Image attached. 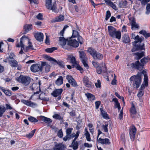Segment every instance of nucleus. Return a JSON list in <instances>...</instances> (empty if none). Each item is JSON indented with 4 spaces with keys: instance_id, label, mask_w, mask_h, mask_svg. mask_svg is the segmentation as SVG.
<instances>
[{
    "instance_id": "09e8293b",
    "label": "nucleus",
    "mask_w": 150,
    "mask_h": 150,
    "mask_svg": "<svg viewBox=\"0 0 150 150\" xmlns=\"http://www.w3.org/2000/svg\"><path fill=\"white\" fill-rule=\"evenodd\" d=\"M38 85L36 83H34L32 84V86L30 87V88L33 90H38Z\"/></svg>"
},
{
    "instance_id": "0e129e2a",
    "label": "nucleus",
    "mask_w": 150,
    "mask_h": 150,
    "mask_svg": "<svg viewBox=\"0 0 150 150\" xmlns=\"http://www.w3.org/2000/svg\"><path fill=\"white\" fill-rule=\"evenodd\" d=\"M96 70L98 74H100L101 73L102 70L100 67L98 66L97 67H96Z\"/></svg>"
},
{
    "instance_id": "49530a36",
    "label": "nucleus",
    "mask_w": 150,
    "mask_h": 150,
    "mask_svg": "<svg viewBox=\"0 0 150 150\" xmlns=\"http://www.w3.org/2000/svg\"><path fill=\"white\" fill-rule=\"evenodd\" d=\"M146 11L145 12V13L146 15H149L150 13V4H148L146 6Z\"/></svg>"
},
{
    "instance_id": "f8f14e48",
    "label": "nucleus",
    "mask_w": 150,
    "mask_h": 150,
    "mask_svg": "<svg viewBox=\"0 0 150 150\" xmlns=\"http://www.w3.org/2000/svg\"><path fill=\"white\" fill-rule=\"evenodd\" d=\"M148 79L147 74H144V82L141 86L139 90L144 91V89L145 88V86H147L148 85Z\"/></svg>"
},
{
    "instance_id": "2f4dec72",
    "label": "nucleus",
    "mask_w": 150,
    "mask_h": 150,
    "mask_svg": "<svg viewBox=\"0 0 150 150\" xmlns=\"http://www.w3.org/2000/svg\"><path fill=\"white\" fill-rule=\"evenodd\" d=\"M123 41L125 43H128L130 42L129 36L127 35H125L122 38Z\"/></svg>"
},
{
    "instance_id": "ea45409f",
    "label": "nucleus",
    "mask_w": 150,
    "mask_h": 150,
    "mask_svg": "<svg viewBox=\"0 0 150 150\" xmlns=\"http://www.w3.org/2000/svg\"><path fill=\"white\" fill-rule=\"evenodd\" d=\"M74 137V135H73V134H66V136L63 138V140L64 141H66L67 140H69L71 138H73Z\"/></svg>"
},
{
    "instance_id": "7c9ffc66",
    "label": "nucleus",
    "mask_w": 150,
    "mask_h": 150,
    "mask_svg": "<svg viewBox=\"0 0 150 150\" xmlns=\"http://www.w3.org/2000/svg\"><path fill=\"white\" fill-rule=\"evenodd\" d=\"M41 120L46 123L50 124L52 122V120L50 118L43 116L42 117Z\"/></svg>"
},
{
    "instance_id": "052dcab7",
    "label": "nucleus",
    "mask_w": 150,
    "mask_h": 150,
    "mask_svg": "<svg viewBox=\"0 0 150 150\" xmlns=\"http://www.w3.org/2000/svg\"><path fill=\"white\" fill-rule=\"evenodd\" d=\"M85 135L86 137V139L88 141L91 140V138L90 137V134L88 132H86V133H85Z\"/></svg>"
},
{
    "instance_id": "c85d7f7f",
    "label": "nucleus",
    "mask_w": 150,
    "mask_h": 150,
    "mask_svg": "<svg viewBox=\"0 0 150 150\" xmlns=\"http://www.w3.org/2000/svg\"><path fill=\"white\" fill-rule=\"evenodd\" d=\"M93 58L95 59H102L103 58V55L102 54L97 52L95 55L93 56Z\"/></svg>"
},
{
    "instance_id": "58836bf2",
    "label": "nucleus",
    "mask_w": 150,
    "mask_h": 150,
    "mask_svg": "<svg viewBox=\"0 0 150 150\" xmlns=\"http://www.w3.org/2000/svg\"><path fill=\"white\" fill-rule=\"evenodd\" d=\"M106 2L115 10H117V8L116 7V6L112 2L109 0L106 1Z\"/></svg>"
},
{
    "instance_id": "bb28decb",
    "label": "nucleus",
    "mask_w": 150,
    "mask_h": 150,
    "mask_svg": "<svg viewBox=\"0 0 150 150\" xmlns=\"http://www.w3.org/2000/svg\"><path fill=\"white\" fill-rule=\"evenodd\" d=\"M42 67L45 66V71L46 72H48L50 71V66L49 65L47 64L46 62H41Z\"/></svg>"
},
{
    "instance_id": "6ab92c4d",
    "label": "nucleus",
    "mask_w": 150,
    "mask_h": 150,
    "mask_svg": "<svg viewBox=\"0 0 150 150\" xmlns=\"http://www.w3.org/2000/svg\"><path fill=\"white\" fill-rule=\"evenodd\" d=\"M21 102L27 106L33 107L36 105V104L31 101L25 100H22Z\"/></svg>"
},
{
    "instance_id": "e433bc0d",
    "label": "nucleus",
    "mask_w": 150,
    "mask_h": 150,
    "mask_svg": "<svg viewBox=\"0 0 150 150\" xmlns=\"http://www.w3.org/2000/svg\"><path fill=\"white\" fill-rule=\"evenodd\" d=\"M100 109L101 111V114L103 116V117L105 119L109 118L108 116V114L107 113V112L103 110V109L102 108H100Z\"/></svg>"
},
{
    "instance_id": "20e7f679",
    "label": "nucleus",
    "mask_w": 150,
    "mask_h": 150,
    "mask_svg": "<svg viewBox=\"0 0 150 150\" xmlns=\"http://www.w3.org/2000/svg\"><path fill=\"white\" fill-rule=\"evenodd\" d=\"M52 0H46L45 6L47 9L51 10L53 12L57 13L56 4L55 2L52 4Z\"/></svg>"
},
{
    "instance_id": "4c0bfd02",
    "label": "nucleus",
    "mask_w": 150,
    "mask_h": 150,
    "mask_svg": "<svg viewBox=\"0 0 150 150\" xmlns=\"http://www.w3.org/2000/svg\"><path fill=\"white\" fill-rule=\"evenodd\" d=\"M88 51L90 54L93 57V56L95 55L97 52L94 49L91 48H89Z\"/></svg>"
},
{
    "instance_id": "e2e57ef3",
    "label": "nucleus",
    "mask_w": 150,
    "mask_h": 150,
    "mask_svg": "<svg viewBox=\"0 0 150 150\" xmlns=\"http://www.w3.org/2000/svg\"><path fill=\"white\" fill-rule=\"evenodd\" d=\"M115 96L118 98L122 99L124 103H125L124 102V98L123 97L120 96L117 92H115Z\"/></svg>"
},
{
    "instance_id": "72a5a7b5",
    "label": "nucleus",
    "mask_w": 150,
    "mask_h": 150,
    "mask_svg": "<svg viewBox=\"0 0 150 150\" xmlns=\"http://www.w3.org/2000/svg\"><path fill=\"white\" fill-rule=\"evenodd\" d=\"M64 147V146L62 144H56L54 147V150H62Z\"/></svg>"
},
{
    "instance_id": "7ed1b4c3",
    "label": "nucleus",
    "mask_w": 150,
    "mask_h": 150,
    "mask_svg": "<svg viewBox=\"0 0 150 150\" xmlns=\"http://www.w3.org/2000/svg\"><path fill=\"white\" fill-rule=\"evenodd\" d=\"M108 29L109 35L112 38H115L118 39L121 38V34L120 31H116V29L111 26H109Z\"/></svg>"
},
{
    "instance_id": "de8ad7c7",
    "label": "nucleus",
    "mask_w": 150,
    "mask_h": 150,
    "mask_svg": "<svg viewBox=\"0 0 150 150\" xmlns=\"http://www.w3.org/2000/svg\"><path fill=\"white\" fill-rule=\"evenodd\" d=\"M28 119L31 122H38V120L36 118L32 116L29 117Z\"/></svg>"
},
{
    "instance_id": "a18cd8bd",
    "label": "nucleus",
    "mask_w": 150,
    "mask_h": 150,
    "mask_svg": "<svg viewBox=\"0 0 150 150\" xmlns=\"http://www.w3.org/2000/svg\"><path fill=\"white\" fill-rule=\"evenodd\" d=\"M108 123L107 122H105V125H102V128L103 129L104 132H108Z\"/></svg>"
},
{
    "instance_id": "f03ea898",
    "label": "nucleus",
    "mask_w": 150,
    "mask_h": 150,
    "mask_svg": "<svg viewBox=\"0 0 150 150\" xmlns=\"http://www.w3.org/2000/svg\"><path fill=\"white\" fill-rule=\"evenodd\" d=\"M146 72L143 70L141 72H138L136 75L131 77L130 80L133 81V86L134 88H138L141 84L143 75L146 74Z\"/></svg>"
},
{
    "instance_id": "8fccbe9b",
    "label": "nucleus",
    "mask_w": 150,
    "mask_h": 150,
    "mask_svg": "<svg viewBox=\"0 0 150 150\" xmlns=\"http://www.w3.org/2000/svg\"><path fill=\"white\" fill-rule=\"evenodd\" d=\"M74 67L77 69L79 70L81 73H82L83 71V70L82 68L79 65V64L78 63L77 64V65H76L74 66Z\"/></svg>"
},
{
    "instance_id": "39448f33",
    "label": "nucleus",
    "mask_w": 150,
    "mask_h": 150,
    "mask_svg": "<svg viewBox=\"0 0 150 150\" xmlns=\"http://www.w3.org/2000/svg\"><path fill=\"white\" fill-rule=\"evenodd\" d=\"M17 81L25 86L28 85L30 83V78L22 75L20 76L17 79Z\"/></svg>"
},
{
    "instance_id": "69168bd1",
    "label": "nucleus",
    "mask_w": 150,
    "mask_h": 150,
    "mask_svg": "<svg viewBox=\"0 0 150 150\" xmlns=\"http://www.w3.org/2000/svg\"><path fill=\"white\" fill-rule=\"evenodd\" d=\"M101 83L99 80H98L97 82L95 83V85L97 88H100V87Z\"/></svg>"
},
{
    "instance_id": "9b49d317",
    "label": "nucleus",
    "mask_w": 150,
    "mask_h": 150,
    "mask_svg": "<svg viewBox=\"0 0 150 150\" xmlns=\"http://www.w3.org/2000/svg\"><path fill=\"white\" fill-rule=\"evenodd\" d=\"M62 91L63 89L62 88L56 89L53 91L51 93V94L54 97H57L58 96V99L60 100L61 99V98L59 97V96H61Z\"/></svg>"
},
{
    "instance_id": "864d4df0",
    "label": "nucleus",
    "mask_w": 150,
    "mask_h": 150,
    "mask_svg": "<svg viewBox=\"0 0 150 150\" xmlns=\"http://www.w3.org/2000/svg\"><path fill=\"white\" fill-rule=\"evenodd\" d=\"M53 117L59 120H62L63 118L59 115L56 114L53 115Z\"/></svg>"
},
{
    "instance_id": "4468645a",
    "label": "nucleus",
    "mask_w": 150,
    "mask_h": 150,
    "mask_svg": "<svg viewBox=\"0 0 150 150\" xmlns=\"http://www.w3.org/2000/svg\"><path fill=\"white\" fill-rule=\"evenodd\" d=\"M67 59L70 60V62L73 64L72 66L73 68L74 67V66L76 65H77L78 63V62L76 60L75 57L71 55H68Z\"/></svg>"
},
{
    "instance_id": "412c9836",
    "label": "nucleus",
    "mask_w": 150,
    "mask_h": 150,
    "mask_svg": "<svg viewBox=\"0 0 150 150\" xmlns=\"http://www.w3.org/2000/svg\"><path fill=\"white\" fill-rule=\"evenodd\" d=\"M64 19V17L62 15H60L59 16L56 17L52 21V22H60L63 21Z\"/></svg>"
},
{
    "instance_id": "cd10ccee",
    "label": "nucleus",
    "mask_w": 150,
    "mask_h": 150,
    "mask_svg": "<svg viewBox=\"0 0 150 150\" xmlns=\"http://www.w3.org/2000/svg\"><path fill=\"white\" fill-rule=\"evenodd\" d=\"M56 84L60 86L63 83V78L62 76H59V78L57 79L55 82Z\"/></svg>"
},
{
    "instance_id": "473e14b6",
    "label": "nucleus",
    "mask_w": 150,
    "mask_h": 150,
    "mask_svg": "<svg viewBox=\"0 0 150 150\" xmlns=\"http://www.w3.org/2000/svg\"><path fill=\"white\" fill-rule=\"evenodd\" d=\"M150 60V58L147 57H144L140 61L142 63V64L144 66V65L149 61Z\"/></svg>"
},
{
    "instance_id": "a211bd4d",
    "label": "nucleus",
    "mask_w": 150,
    "mask_h": 150,
    "mask_svg": "<svg viewBox=\"0 0 150 150\" xmlns=\"http://www.w3.org/2000/svg\"><path fill=\"white\" fill-rule=\"evenodd\" d=\"M21 102L27 106L33 107L36 105V104L31 101L25 100H22Z\"/></svg>"
},
{
    "instance_id": "ddd939ff",
    "label": "nucleus",
    "mask_w": 150,
    "mask_h": 150,
    "mask_svg": "<svg viewBox=\"0 0 150 150\" xmlns=\"http://www.w3.org/2000/svg\"><path fill=\"white\" fill-rule=\"evenodd\" d=\"M136 132V129L134 126H133L132 127V128L130 129L129 132V135L132 141H133L134 139V137Z\"/></svg>"
},
{
    "instance_id": "5fc2aeb1",
    "label": "nucleus",
    "mask_w": 150,
    "mask_h": 150,
    "mask_svg": "<svg viewBox=\"0 0 150 150\" xmlns=\"http://www.w3.org/2000/svg\"><path fill=\"white\" fill-rule=\"evenodd\" d=\"M112 101L114 102L115 103V108H117L118 106L120 105V104L118 102L117 99V98H113L112 99Z\"/></svg>"
},
{
    "instance_id": "c9c22d12",
    "label": "nucleus",
    "mask_w": 150,
    "mask_h": 150,
    "mask_svg": "<svg viewBox=\"0 0 150 150\" xmlns=\"http://www.w3.org/2000/svg\"><path fill=\"white\" fill-rule=\"evenodd\" d=\"M8 62L12 67H16L18 66V63L15 60L9 61Z\"/></svg>"
},
{
    "instance_id": "680f3d73",
    "label": "nucleus",
    "mask_w": 150,
    "mask_h": 150,
    "mask_svg": "<svg viewBox=\"0 0 150 150\" xmlns=\"http://www.w3.org/2000/svg\"><path fill=\"white\" fill-rule=\"evenodd\" d=\"M80 133V131H78L76 132V134H74V133H73L72 134H73V135H74V137H75L74 139V141H76V140L78 137Z\"/></svg>"
},
{
    "instance_id": "79ce46f5",
    "label": "nucleus",
    "mask_w": 150,
    "mask_h": 150,
    "mask_svg": "<svg viewBox=\"0 0 150 150\" xmlns=\"http://www.w3.org/2000/svg\"><path fill=\"white\" fill-rule=\"evenodd\" d=\"M72 148L76 150L78 148V143L77 142L74 141L73 140L72 143Z\"/></svg>"
},
{
    "instance_id": "f3484780",
    "label": "nucleus",
    "mask_w": 150,
    "mask_h": 150,
    "mask_svg": "<svg viewBox=\"0 0 150 150\" xmlns=\"http://www.w3.org/2000/svg\"><path fill=\"white\" fill-rule=\"evenodd\" d=\"M35 37L37 40L41 42L43 41V39L44 35L41 33H35Z\"/></svg>"
},
{
    "instance_id": "c03bdc74",
    "label": "nucleus",
    "mask_w": 150,
    "mask_h": 150,
    "mask_svg": "<svg viewBox=\"0 0 150 150\" xmlns=\"http://www.w3.org/2000/svg\"><path fill=\"white\" fill-rule=\"evenodd\" d=\"M57 49V48L55 47H52L50 48H48L45 49V51L49 53H51Z\"/></svg>"
},
{
    "instance_id": "338daca9",
    "label": "nucleus",
    "mask_w": 150,
    "mask_h": 150,
    "mask_svg": "<svg viewBox=\"0 0 150 150\" xmlns=\"http://www.w3.org/2000/svg\"><path fill=\"white\" fill-rule=\"evenodd\" d=\"M77 39L79 42V43L81 44H82L83 42V39L82 37L80 35L78 36L77 37Z\"/></svg>"
},
{
    "instance_id": "6e6d98bb",
    "label": "nucleus",
    "mask_w": 150,
    "mask_h": 150,
    "mask_svg": "<svg viewBox=\"0 0 150 150\" xmlns=\"http://www.w3.org/2000/svg\"><path fill=\"white\" fill-rule=\"evenodd\" d=\"M111 16V13L109 11H107L106 12V13L105 15V19L106 21H107L110 18Z\"/></svg>"
},
{
    "instance_id": "a878e982",
    "label": "nucleus",
    "mask_w": 150,
    "mask_h": 150,
    "mask_svg": "<svg viewBox=\"0 0 150 150\" xmlns=\"http://www.w3.org/2000/svg\"><path fill=\"white\" fill-rule=\"evenodd\" d=\"M144 44L142 45H138L135 44L134 47H133L132 50V52H134L138 50H142L143 49Z\"/></svg>"
},
{
    "instance_id": "4d7b16f0",
    "label": "nucleus",
    "mask_w": 150,
    "mask_h": 150,
    "mask_svg": "<svg viewBox=\"0 0 150 150\" xmlns=\"http://www.w3.org/2000/svg\"><path fill=\"white\" fill-rule=\"evenodd\" d=\"M79 33L78 32L75 30H73L72 37L73 38H75L79 36Z\"/></svg>"
},
{
    "instance_id": "393cba45",
    "label": "nucleus",
    "mask_w": 150,
    "mask_h": 150,
    "mask_svg": "<svg viewBox=\"0 0 150 150\" xmlns=\"http://www.w3.org/2000/svg\"><path fill=\"white\" fill-rule=\"evenodd\" d=\"M0 89L6 96H10L12 95V93L10 90H6L4 87L1 86H0Z\"/></svg>"
},
{
    "instance_id": "aec40b11",
    "label": "nucleus",
    "mask_w": 150,
    "mask_h": 150,
    "mask_svg": "<svg viewBox=\"0 0 150 150\" xmlns=\"http://www.w3.org/2000/svg\"><path fill=\"white\" fill-rule=\"evenodd\" d=\"M98 141L99 143L102 144H105L109 145L110 143V142L109 141V140L107 138L103 139L100 138L98 139Z\"/></svg>"
},
{
    "instance_id": "f257e3e1",
    "label": "nucleus",
    "mask_w": 150,
    "mask_h": 150,
    "mask_svg": "<svg viewBox=\"0 0 150 150\" xmlns=\"http://www.w3.org/2000/svg\"><path fill=\"white\" fill-rule=\"evenodd\" d=\"M30 40L29 39L25 36L21 38L19 43L16 46L18 47H21V50L19 52L20 54H22L23 53V50L25 52H27L29 50L33 49V45Z\"/></svg>"
},
{
    "instance_id": "dca6fc26",
    "label": "nucleus",
    "mask_w": 150,
    "mask_h": 150,
    "mask_svg": "<svg viewBox=\"0 0 150 150\" xmlns=\"http://www.w3.org/2000/svg\"><path fill=\"white\" fill-rule=\"evenodd\" d=\"M131 37V38L134 39L135 40L133 42V44H134V43L136 44L137 43H140L142 41V38H139L138 35L135 36V35L134 33H132Z\"/></svg>"
},
{
    "instance_id": "4be33fe9",
    "label": "nucleus",
    "mask_w": 150,
    "mask_h": 150,
    "mask_svg": "<svg viewBox=\"0 0 150 150\" xmlns=\"http://www.w3.org/2000/svg\"><path fill=\"white\" fill-rule=\"evenodd\" d=\"M32 25L30 24H26L24 26V33L25 34L32 28Z\"/></svg>"
},
{
    "instance_id": "13d9d810",
    "label": "nucleus",
    "mask_w": 150,
    "mask_h": 150,
    "mask_svg": "<svg viewBox=\"0 0 150 150\" xmlns=\"http://www.w3.org/2000/svg\"><path fill=\"white\" fill-rule=\"evenodd\" d=\"M57 136L59 138H62L63 136V133L62 132V129L59 130L57 133Z\"/></svg>"
},
{
    "instance_id": "c756f323",
    "label": "nucleus",
    "mask_w": 150,
    "mask_h": 150,
    "mask_svg": "<svg viewBox=\"0 0 150 150\" xmlns=\"http://www.w3.org/2000/svg\"><path fill=\"white\" fill-rule=\"evenodd\" d=\"M85 95L87 97L88 99L90 101H92L95 99V96L91 93H86L85 94Z\"/></svg>"
},
{
    "instance_id": "9d476101",
    "label": "nucleus",
    "mask_w": 150,
    "mask_h": 150,
    "mask_svg": "<svg viewBox=\"0 0 150 150\" xmlns=\"http://www.w3.org/2000/svg\"><path fill=\"white\" fill-rule=\"evenodd\" d=\"M66 79L67 80L68 82L73 86L75 87L77 86V83L71 75H67L66 76Z\"/></svg>"
},
{
    "instance_id": "423d86ee",
    "label": "nucleus",
    "mask_w": 150,
    "mask_h": 150,
    "mask_svg": "<svg viewBox=\"0 0 150 150\" xmlns=\"http://www.w3.org/2000/svg\"><path fill=\"white\" fill-rule=\"evenodd\" d=\"M43 68L42 65L38 64H35L32 65L30 68L31 71L33 72H36L39 71H42Z\"/></svg>"
},
{
    "instance_id": "774afa93",
    "label": "nucleus",
    "mask_w": 150,
    "mask_h": 150,
    "mask_svg": "<svg viewBox=\"0 0 150 150\" xmlns=\"http://www.w3.org/2000/svg\"><path fill=\"white\" fill-rule=\"evenodd\" d=\"M84 85L86 87H87L89 88H91L92 87V86L90 82L89 81H88V82H87V83H86L84 84Z\"/></svg>"
},
{
    "instance_id": "a19ab883",
    "label": "nucleus",
    "mask_w": 150,
    "mask_h": 150,
    "mask_svg": "<svg viewBox=\"0 0 150 150\" xmlns=\"http://www.w3.org/2000/svg\"><path fill=\"white\" fill-rule=\"evenodd\" d=\"M6 108L3 106L0 105V117H2L3 114L5 112Z\"/></svg>"
},
{
    "instance_id": "bf43d9fd",
    "label": "nucleus",
    "mask_w": 150,
    "mask_h": 150,
    "mask_svg": "<svg viewBox=\"0 0 150 150\" xmlns=\"http://www.w3.org/2000/svg\"><path fill=\"white\" fill-rule=\"evenodd\" d=\"M144 93V91L142 90H139V92L137 94V96L139 98H141V97L143 95Z\"/></svg>"
},
{
    "instance_id": "1a4fd4ad",
    "label": "nucleus",
    "mask_w": 150,
    "mask_h": 150,
    "mask_svg": "<svg viewBox=\"0 0 150 150\" xmlns=\"http://www.w3.org/2000/svg\"><path fill=\"white\" fill-rule=\"evenodd\" d=\"M132 67L136 69H137L141 70L142 69L144 68V66L142 64V63L139 61H137L135 62L134 63H132L131 64Z\"/></svg>"
},
{
    "instance_id": "2eb2a0df",
    "label": "nucleus",
    "mask_w": 150,
    "mask_h": 150,
    "mask_svg": "<svg viewBox=\"0 0 150 150\" xmlns=\"http://www.w3.org/2000/svg\"><path fill=\"white\" fill-rule=\"evenodd\" d=\"M131 26L132 30H135L139 28V25L136 23L134 18H133L131 21Z\"/></svg>"
},
{
    "instance_id": "f704fd0d",
    "label": "nucleus",
    "mask_w": 150,
    "mask_h": 150,
    "mask_svg": "<svg viewBox=\"0 0 150 150\" xmlns=\"http://www.w3.org/2000/svg\"><path fill=\"white\" fill-rule=\"evenodd\" d=\"M54 62L57 63L61 68H64L65 67V64L64 62L61 61H57L55 59L54 60Z\"/></svg>"
},
{
    "instance_id": "0eeeda50",
    "label": "nucleus",
    "mask_w": 150,
    "mask_h": 150,
    "mask_svg": "<svg viewBox=\"0 0 150 150\" xmlns=\"http://www.w3.org/2000/svg\"><path fill=\"white\" fill-rule=\"evenodd\" d=\"M59 43L62 47L68 50H69L70 47H68L66 44L67 41H69L68 39H66L64 37H60L59 39Z\"/></svg>"
},
{
    "instance_id": "603ef678",
    "label": "nucleus",
    "mask_w": 150,
    "mask_h": 150,
    "mask_svg": "<svg viewBox=\"0 0 150 150\" xmlns=\"http://www.w3.org/2000/svg\"><path fill=\"white\" fill-rule=\"evenodd\" d=\"M130 112L133 115L135 114L137 112L136 109L134 105H132L130 109Z\"/></svg>"
},
{
    "instance_id": "b1692460",
    "label": "nucleus",
    "mask_w": 150,
    "mask_h": 150,
    "mask_svg": "<svg viewBox=\"0 0 150 150\" xmlns=\"http://www.w3.org/2000/svg\"><path fill=\"white\" fill-rule=\"evenodd\" d=\"M134 55H135V58L136 59H139L141 58L144 55V52H137L133 54Z\"/></svg>"
},
{
    "instance_id": "37998d69",
    "label": "nucleus",
    "mask_w": 150,
    "mask_h": 150,
    "mask_svg": "<svg viewBox=\"0 0 150 150\" xmlns=\"http://www.w3.org/2000/svg\"><path fill=\"white\" fill-rule=\"evenodd\" d=\"M35 130L36 129H34L32 130L30 133L28 134H26V137L30 139L33 136Z\"/></svg>"
},
{
    "instance_id": "3c124183",
    "label": "nucleus",
    "mask_w": 150,
    "mask_h": 150,
    "mask_svg": "<svg viewBox=\"0 0 150 150\" xmlns=\"http://www.w3.org/2000/svg\"><path fill=\"white\" fill-rule=\"evenodd\" d=\"M139 33L143 35L145 37V38H147L148 33L144 30H142L139 32Z\"/></svg>"
},
{
    "instance_id": "5701e85b",
    "label": "nucleus",
    "mask_w": 150,
    "mask_h": 150,
    "mask_svg": "<svg viewBox=\"0 0 150 150\" xmlns=\"http://www.w3.org/2000/svg\"><path fill=\"white\" fill-rule=\"evenodd\" d=\"M80 58L81 62L84 61H87V58L86 54L83 51L79 52Z\"/></svg>"
},
{
    "instance_id": "6e6552de",
    "label": "nucleus",
    "mask_w": 150,
    "mask_h": 150,
    "mask_svg": "<svg viewBox=\"0 0 150 150\" xmlns=\"http://www.w3.org/2000/svg\"><path fill=\"white\" fill-rule=\"evenodd\" d=\"M79 45V44L78 42L75 39L71 40L68 41L67 44V46H68V47H70V49L69 50H70L72 47H77Z\"/></svg>"
}]
</instances>
